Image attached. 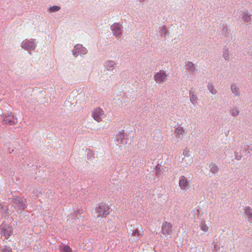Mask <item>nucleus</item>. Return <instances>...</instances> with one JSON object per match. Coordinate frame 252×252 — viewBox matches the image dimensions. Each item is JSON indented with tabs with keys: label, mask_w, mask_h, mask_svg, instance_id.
Wrapping results in <instances>:
<instances>
[{
	"label": "nucleus",
	"mask_w": 252,
	"mask_h": 252,
	"mask_svg": "<svg viewBox=\"0 0 252 252\" xmlns=\"http://www.w3.org/2000/svg\"><path fill=\"white\" fill-rule=\"evenodd\" d=\"M110 207L106 203H102L96 207L95 211L98 214L97 218L105 217L110 214Z\"/></svg>",
	"instance_id": "obj_1"
},
{
	"label": "nucleus",
	"mask_w": 252,
	"mask_h": 252,
	"mask_svg": "<svg viewBox=\"0 0 252 252\" xmlns=\"http://www.w3.org/2000/svg\"><path fill=\"white\" fill-rule=\"evenodd\" d=\"M210 171L213 174L217 173L219 171L218 166L215 164H211L210 165Z\"/></svg>",
	"instance_id": "obj_16"
},
{
	"label": "nucleus",
	"mask_w": 252,
	"mask_h": 252,
	"mask_svg": "<svg viewBox=\"0 0 252 252\" xmlns=\"http://www.w3.org/2000/svg\"><path fill=\"white\" fill-rule=\"evenodd\" d=\"M140 0L142 1H144V0Z\"/></svg>",
	"instance_id": "obj_28"
},
{
	"label": "nucleus",
	"mask_w": 252,
	"mask_h": 252,
	"mask_svg": "<svg viewBox=\"0 0 252 252\" xmlns=\"http://www.w3.org/2000/svg\"><path fill=\"white\" fill-rule=\"evenodd\" d=\"M128 236L130 237L128 240L130 243L137 242L139 238L143 237L142 232H140L139 229L136 228L134 229L131 233H128Z\"/></svg>",
	"instance_id": "obj_2"
},
{
	"label": "nucleus",
	"mask_w": 252,
	"mask_h": 252,
	"mask_svg": "<svg viewBox=\"0 0 252 252\" xmlns=\"http://www.w3.org/2000/svg\"><path fill=\"white\" fill-rule=\"evenodd\" d=\"M192 99L196 100L197 99V97L194 95H192L191 96Z\"/></svg>",
	"instance_id": "obj_26"
},
{
	"label": "nucleus",
	"mask_w": 252,
	"mask_h": 252,
	"mask_svg": "<svg viewBox=\"0 0 252 252\" xmlns=\"http://www.w3.org/2000/svg\"><path fill=\"white\" fill-rule=\"evenodd\" d=\"M199 226L201 230L204 232H207L209 230V227L204 220H201Z\"/></svg>",
	"instance_id": "obj_10"
},
{
	"label": "nucleus",
	"mask_w": 252,
	"mask_h": 252,
	"mask_svg": "<svg viewBox=\"0 0 252 252\" xmlns=\"http://www.w3.org/2000/svg\"><path fill=\"white\" fill-rule=\"evenodd\" d=\"M8 123L10 125H14V122L13 121H8Z\"/></svg>",
	"instance_id": "obj_25"
},
{
	"label": "nucleus",
	"mask_w": 252,
	"mask_h": 252,
	"mask_svg": "<svg viewBox=\"0 0 252 252\" xmlns=\"http://www.w3.org/2000/svg\"><path fill=\"white\" fill-rule=\"evenodd\" d=\"M175 132L178 136H183L184 134V130L183 127L178 126L175 129Z\"/></svg>",
	"instance_id": "obj_13"
},
{
	"label": "nucleus",
	"mask_w": 252,
	"mask_h": 252,
	"mask_svg": "<svg viewBox=\"0 0 252 252\" xmlns=\"http://www.w3.org/2000/svg\"><path fill=\"white\" fill-rule=\"evenodd\" d=\"M186 68L189 71L194 72L195 70L194 64L191 62H188L186 65Z\"/></svg>",
	"instance_id": "obj_11"
},
{
	"label": "nucleus",
	"mask_w": 252,
	"mask_h": 252,
	"mask_svg": "<svg viewBox=\"0 0 252 252\" xmlns=\"http://www.w3.org/2000/svg\"><path fill=\"white\" fill-rule=\"evenodd\" d=\"M172 228L173 225L171 223L164 221L161 225V233L164 236L169 235L172 232Z\"/></svg>",
	"instance_id": "obj_3"
},
{
	"label": "nucleus",
	"mask_w": 252,
	"mask_h": 252,
	"mask_svg": "<svg viewBox=\"0 0 252 252\" xmlns=\"http://www.w3.org/2000/svg\"><path fill=\"white\" fill-rule=\"evenodd\" d=\"M14 203L16 204L19 210H21L26 207V204L21 198H16L14 199Z\"/></svg>",
	"instance_id": "obj_9"
},
{
	"label": "nucleus",
	"mask_w": 252,
	"mask_h": 252,
	"mask_svg": "<svg viewBox=\"0 0 252 252\" xmlns=\"http://www.w3.org/2000/svg\"><path fill=\"white\" fill-rule=\"evenodd\" d=\"M230 113L231 116L236 117L239 114V111L236 108H233L230 110Z\"/></svg>",
	"instance_id": "obj_17"
},
{
	"label": "nucleus",
	"mask_w": 252,
	"mask_h": 252,
	"mask_svg": "<svg viewBox=\"0 0 252 252\" xmlns=\"http://www.w3.org/2000/svg\"><path fill=\"white\" fill-rule=\"evenodd\" d=\"M111 30L116 37L120 36L122 33V28L119 24L115 23L112 25Z\"/></svg>",
	"instance_id": "obj_6"
},
{
	"label": "nucleus",
	"mask_w": 252,
	"mask_h": 252,
	"mask_svg": "<svg viewBox=\"0 0 252 252\" xmlns=\"http://www.w3.org/2000/svg\"><path fill=\"white\" fill-rule=\"evenodd\" d=\"M24 46L25 48L28 50H32L34 49V44L30 41H26L25 42Z\"/></svg>",
	"instance_id": "obj_12"
},
{
	"label": "nucleus",
	"mask_w": 252,
	"mask_h": 252,
	"mask_svg": "<svg viewBox=\"0 0 252 252\" xmlns=\"http://www.w3.org/2000/svg\"><path fill=\"white\" fill-rule=\"evenodd\" d=\"M243 19L245 22H248L251 20V15L247 13H244Z\"/></svg>",
	"instance_id": "obj_20"
},
{
	"label": "nucleus",
	"mask_w": 252,
	"mask_h": 252,
	"mask_svg": "<svg viewBox=\"0 0 252 252\" xmlns=\"http://www.w3.org/2000/svg\"><path fill=\"white\" fill-rule=\"evenodd\" d=\"M2 252H12L10 247H5L2 249Z\"/></svg>",
	"instance_id": "obj_24"
},
{
	"label": "nucleus",
	"mask_w": 252,
	"mask_h": 252,
	"mask_svg": "<svg viewBox=\"0 0 252 252\" xmlns=\"http://www.w3.org/2000/svg\"><path fill=\"white\" fill-rule=\"evenodd\" d=\"M179 186L182 189L186 190L189 189V183L187 178L184 176L180 177Z\"/></svg>",
	"instance_id": "obj_7"
},
{
	"label": "nucleus",
	"mask_w": 252,
	"mask_h": 252,
	"mask_svg": "<svg viewBox=\"0 0 252 252\" xmlns=\"http://www.w3.org/2000/svg\"><path fill=\"white\" fill-rule=\"evenodd\" d=\"M1 233L5 239H8L12 233V228L8 226H6L2 228Z\"/></svg>",
	"instance_id": "obj_8"
},
{
	"label": "nucleus",
	"mask_w": 252,
	"mask_h": 252,
	"mask_svg": "<svg viewBox=\"0 0 252 252\" xmlns=\"http://www.w3.org/2000/svg\"><path fill=\"white\" fill-rule=\"evenodd\" d=\"M208 88L212 94H216L217 93L216 90L215 89L214 86L212 84H209Z\"/></svg>",
	"instance_id": "obj_21"
},
{
	"label": "nucleus",
	"mask_w": 252,
	"mask_h": 252,
	"mask_svg": "<svg viewBox=\"0 0 252 252\" xmlns=\"http://www.w3.org/2000/svg\"><path fill=\"white\" fill-rule=\"evenodd\" d=\"M231 90L233 94H234L235 95H239V90L237 87V86L234 84L231 86Z\"/></svg>",
	"instance_id": "obj_18"
},
{
	"label": "nucleus",
	"mask_w": 252,
	"mask_h": 252,
	"mask_svg": "<svg viewBox=\"0 0 252 252\" xmlns=\"http://www.w3.org/2000/svg\"><path fill=\"white\" fill-rule=\"evenodd\" d=\"M92 116L95 121L99 122L104 118L105 114L101 109L96 108L93 111Z\"/></svg>",
	"instance_id": "obj_5"
},
{
	"label": "nucleus",
	"mask_w": 252,
	"mask_h": 252,
	"mask_svg": "<svg viewBox=\"0 0 252 252\" xmlns=\"http://www.w3.org/2000/svg\"><path fill=\"white\" fill-rule=\"evenodd\" d=\"M115 63L112 61H109L106 62L105 66L108 70H112Z\"/></svg>",
	"instance_id": "obj_14"
},
{
	"label": "nucleus",
	"mask_w": 252,
	"mask_h": 252,
	"mask_svg": "<svg viewBox=\"0 0 252 252\" xmlns=\"http://www.w3.org/2000/svg\"><path fill=\"white\" fill-rule=\"evenodd\" d=\"M60 9V6H56V5H55V6H53L52 7H51L50 8H49V10L52 11V12H56V11H58V10H59Z\"/></svg>",
	"instance_id": "obj_22"
},
{
	"label": "nucleus",
	"mask_w": 252,
	"mask_h": 252,
	"mask_svg": "<svg viewBox=\"0 0 252 252\" xmlns=\"http://www.w3.org/2000/svg\"><path fill=\"white\" fill-rule=\"evenodd\" d=\"M168 75L164 71H159L154 76L155 81L158 83H162L167 80Z\"/></svg>",
	"instance_id": "obj_4"
},
{
	"label": "nucleus",
	"mask_w": 252,
	"mask_h": 252,
	"mask_svg": "<svg viewBox=\"0 0 252 252\" xmlns=\"http://www.w3.org/2000/svg\"><path fill=\"white\" fill-rule=\"evenodd\" d=\"M245 213L248 216V218L252 220V209L250 207H247L245 209Z\"/></svg>",
	"instance_id": "obj_15"
},
{
	"label": "nucleus",
	"mask_w": 252,
	"mask_h": 252,
	"mask_svg": "<svg viewBox=\"0 0 252 252\" xmlns=\"http://www.w3.org/2000/svg\"><path fill=\"white\" fill-rule=\"evenodd\" d=\"M120 137H124V134L123 133H120Z\"/></svg>",
	"instance_id": "obj_27"
},
{
	"label": "nucleus",
	"mask_w": 252,
	"mask_h": 252,
	"mask_svg": "<svg viewBox=\"0 0 252 252\" xmlns=\"http://www.w3.org/2000/svg\"><path fill=\"white\" fill-rule=\"evenodd\" d=\"M62 252H72V249L69 246H63L62 247Z\"/></svg>",
	"instance_id": "obj_19"
},
{
	"label": "nucleus",
	"mask_w": 252,
	"mask_h": 252,
	"mask_svg": "<svg viewBox=\"0 0 252 252\" xmlns=\"http://www.w3.org/2000/svg\"><path fill=\"white\" fill-rule=\"evenodd\" d=\"M223 57L226 60H227L229 59V56L228 51L227 50H226L223 52Z\"/></svg>",
	"instance_id": "obj_23"
}]
</instances>
